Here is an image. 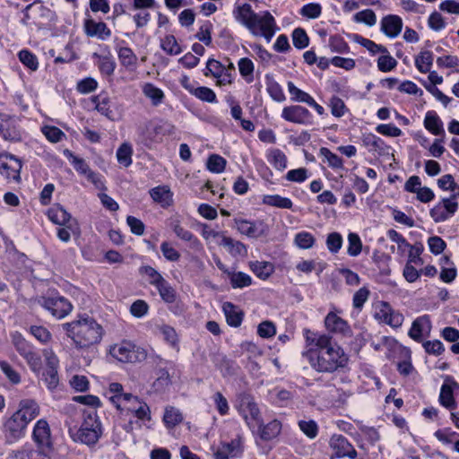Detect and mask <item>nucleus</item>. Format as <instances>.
<instances>
[{
	"label": "nucleus",
	"mask_w": 459,
	"mask_h": 459,
	"mask_svg": "<svg viewBox=\"0 0 459 459\" xmlns=\"http://www.w3.org/2000/svg\"><path fill=\"white\" fill-rule=\"evenodd\" d=\"M238 22L255 37H263L270 42L278 30L274 17L268 12L255 13L249 4L238 6L233 12Z\"/></svg>",
	"instance_id": "nucleus-2"
},
{
	"label": "nucleus",
	"mask_w": 459,
	"mask_h": 459,
	"mask_svg": "<svg viewBox=\"0 0 459 459\" xmlns=\"http://www.w3.org/2000/svg\"><path fill=\"white\" fill-rule=\"evenodd\" d=\"M43 356L46 361V368L42 372L41 381H43L48 390L53 391L59 384L57 373L59 361L52 350H44Z\"/></svg>",
	"instance_id": "nucleus-8"
},
{
	"label": "nucleus",
	"mask_w": 459,
	"mask_h": 459,
	"mask_svg": "<svg viewBox=\"0 0 459 459\" xmlns=\"http://www.w3.org/2000/svg\"><path fill=\"white\" fill-rule=\"evenodd\" d=\"M250 269L260 279H267L273 272V265L269 262L255 261L250 263Z\"/></svg>",
	"instance_id": "nucleus-35"
},
{
	"label": "nucleus",
	"mask_w": 459,
	"mask_h": 459,
	"mask_svg": "<svg viewBox=\"0 0 459 459\" xmlns=\"http://www.w3.org/2000/svg\"><path fill=\"white\" fill-rule=\"evenodd\" d=\"M424 126L434 135H440L444 134L442 121L435 112L429 111L426 114Z\"/></svg>",
	"instance_id": "nucleus-30"
},
{
	"label": "nucleus",
	"mask_w": 459,
	"mask_h": 459,
	"mask_svg": "<svg viewBox=\"0 0 459 459\" xmlns=\"http://www.w3.org/2000/svg\"><path fill=\"white\" fill-rule=\"evenodd\" d=\"M220 245L226 247L232 255H242L247 252L246 246L242 242L227 237L225 234L221 235Z\"/></svg>",
	"instance_id": "nucleus-29"
},
{
	"label": "nucleus",
	"mask_w": 459,
	"mask_h": 459,
	"mask_svg": "<svg viewBox=\"0 0 459 459\" xmlns=\"http://www.w3.org/2000/svg\"><path fill=\"white\" fill-rule=\"evenodd\" d=\"M150 195L153 201L160 204L162 207H169L173 203V193L167 186H159L152 188Z\"/></svg>",
	"instance_id": "nucleus-25"
},
{
	"label": "nucleus",
	"mask_w": 459,
	"mask_h": 459,
	"mask_svg": "<svg viewBox=\"0 0 459 459\" xmlns=\"http://www.w3.org/2000/svg\"><path fill=\"white\" fill-rule=\"evenodd\" d=\"M375 318L392 327H399L403 322V316L394 311L386 302H380L376 306Z\"/></svg>",
	"instance_id": "nucleus-13"
},
{
	"label": "nucleus",
	"mask_w": 459,
	"mask_h": 459,
	"mask_svg": "<svg viewBox=\"0 0 459 459\" xmlns=\"http://www.w3.org/2000/svg\"><path fill=\"white\" fill-rule=\"evenodd\" d=\"M402 29L403 21L398 15L389 14L381 20V30L389 38H396Z\"/></svg>",
	"instance_id": "nucleus-22"
},
{
	"label": "nucleus",
	"mask_w": 459,
	"mask_h": 459,
	"mask_svg": "<svg viewBox=\"0 0 459 459\" xmlns=\"http://www.w3.org/2000/svg\"><path fill=\"white\" fill-rule=\"evenodd\" d=\"M303 335L307 347L303 356L316 372L333 373L348 365L349 356L333 342L331 335L309 329H305Z\"/></svg>",
	"instance_id": "nucleus-1"
},
{
	"label": "nucleus",
	"mask_w": 459,
	"mask_h": 459,
	"mask_svg": "<svg viewBox=\"0 0 459 459\" xmlns=\"http://www.w3.org/2000/svg\"><path fill=\"white\" fill-rule=\"evenodd\" d=\"M191 93L203 101L209 103L216 102V94L208 87H198L191 91Z\"/></svg>",
	"instance_id": "nucleus-52"
},
{
	"label": "nucleus",
	"mask_w": 459,
	"mask_h": 459,
	"mask_svg": "<svg viewBox=\"0 0 459 459\" xmlns=\"http://www.w3.org/2000/svg\"><path fill=\"white\" fill-rule=\"evenodd\" d=\"M325 328L333 333L346 335L350 333V327L347 322L333 312L327 314L325 319Z\"/></svg>",
	"instance_id": "nucleus-23"
},
{
	"label": "nucleus",
	"mask_w": 459,
	"mask_h": 459,
	"mask_svg": "<svg viewBox=\"0 0 459 459\" xmlns=\"http://www.w3.org/2000/svg\"><path fill=\"white\" fill-rule=\"evenodd\" d=\"M172 229L174 233L178 238L184 241L193 242L195 244H199V240L194 236V234L183 228L178 221H176L172 225Z\"/></svg>",
	"instance_id": "nucleus-55"
},
{
	"label": "nucleus",
	"mask_w": 459,
	"mask_h": 459,
	"mask_svg": "<svg viewBox=\"0 0 459 459\" xmlns=\"http://www.w3.org/2000/svg\"><path fill=\"white\" fill-rule=\"evenodd\" d=\"M95 102V108L103 116L113 120V112L110 109L109 99L108 97L97 96L93 99Z\"/></svg>",
	"instance_id": "nucleus-48"
},
{
	"label": "nucleus",
	"mask_w": 459,
	"mask_h": 459,
	"mask_svg": "<svg viewBox=\"0 0 459 459\" xmlns=\"http://www.w3.org/2000/svg\"><path fill=\"white\" fill-rule=\"evenodd\" d=\"M397 61L387 53L380 56L377 59V68L384 73L390 72L395 68Z\"/></svg>",
	"instance_id": "nucleus-57"
},
{
	"label": "nucleus",
	"mask_w": 459,
	"mask_h": 459,
	"mask_svg": "<svg viewBox=\"0 0 459 459\" xmlns=\"http://www.w3.org/2000/svg\"><path fill=\"white\" fill-rule=\"evenodd\" d=\"M0 135L6 141L21 140V134L16 127L15 119L7 114H0Z\"/></svg>",
	"instance_id": "nucleus-19"
},
{
	"label": "nucleus",
	"mask_w": 459,
	"mask_h": 459,
	"mask_svg": "<svg viewBox=\"0 0 459 459\" xmlns=\"http://www.w3.org/2000/svg\"><path fill=\"white\" fill-rule=\"evenodd\" d=\"M62 328L78 349H88L98 344L103 336L102 326L90 316H80L72 322L65 323Z\"/></svg>",
	"instance_id": "nucleus-3"
},
{
	"label": "nucleus",
	"mask_w": 459,
	"mask_h": 459,
	"mask_svg": "<svg viewBox=\"0 0 459 459\" xmlns=\"http://www.w3.org/2000/svg\"><path fill=\"white\" fill-rule=\"evenodd\" d=\"M48 219L55 224L66 226L73 234L79 233V226L77 221L70 215V213L61 205H54L48 212Z\"/></svg>",
	"instance_id": "nucleus-11"
},
{
	"label": "nucleus",
	"mask_w": 459,
	"mask_h": 459,
	"mask_svg": "<svg viewBox=\"0 0 459 459\" xmlns=\"http://www.w3.org/2000/svg\"><path fill=\"white\" fill-rule=\"evenodd\" d=\"M69 434L74 442L87 446L95 445L102 435L100 421L95 412L84 414L81 427L69 429Z\"/></svg>",
	"instance_id": "nucleus-4"
},
{
	"label": "nucleus",
	"mask_w": 459,
	"mask_h": 459,
	"mask_svg": "<svg viewBox=\"0 0 459 459\" xmlns=\"http://www.w3.org/2000/svg\"><path fill=\"white\" fill-rule=\"evenodd\" d=\"M229 276L230 279L231 286L234 289L245 288L251 285L252 283L251 277L248 274L242 272L229 273Z\"/></svg>",
	"instance_id": "nucleus-44"
},
{
	"label": "nucleus",
	"mask_w": 459,
	"mask_h": 459,
	"mask_svg": "<svg viewBox=\"0 0 459 459\" xmlns=\"http://www.w3.org/2000/svg\"><path fill=\"white\" fill-rule=\"evenodd\" d=\"M437 185L440 188L444 190H451L455 192V195L452 197H455L456 195H459V186L455 183L454 178L450 174H446L442 176L437 180Z\"/></svg>",
	"instance_id": "nucleus-62"
},
{
	"label": "nucleus",
	"mask_w": 459,
	"mask_h": 459,
	"mask_svg": "<svg viewBox=\"0 0 459 459\" xmlns=\"http://www.w3.org/2000/svg\"><path fill=\"white\" fill-rule=\"evenodd\" d=\"M12 343L16 351L26 360L28 366L35 374L39 375L41 369V357L20 333H12Z\"/></svg>",
	"instance_id": "nucleus-5"
},
{
	"label": "nucleus",
	"mask_w": 459,
	"mask_h": 459,
	"mask_svg": "<svg viewBox=\"0 0 459 459\" xmlns=\"http://www.w3.org/2000/svg\"><path fill=\"white\" fill-rule=\"evenodd\" d=\"M267 160L278 170H283L287 167V157L279 149H272L267 153Z\"/></svg>",
	"instance_id": "nucleus-36"
},
{
	"label": "nucleus",
	"mask_w": 459,
	"mask_h": 459,
	"mask_svg": "<svg viewBox=\"0 0 459 459\" xmlns=\"http://www.w3.org/2000/svg\"><path fill=\"white\" fill-rule=\"evenodd\" d=\"M223 311L227 319V323L234 327L240 325L242 322V314L231 303H225L223 305Z\"/></svg>",
	"instance_id": "nucleus-34"
},
{
	"label": "nucleus",
	"mask_w": 459,
	"mask_h": 459,
	"mask_svg": "<svg viewBox=\"0 0 459 459\" xmlns=\"http://www.w3.org/2000/svg\"><path fill=\"white\" fill-rule=\"evenodd\" d=\"M133 148L129 143H123L117 149L116 156L119 164L128 168L133 160Z\"/></svg>",
	"instance_id": "nucleus-38"
},
{
	"label": "nucleus",
	"mask_w": 459,
	"mask_h": 459,
	"mask_svg": "<svg viewBox=\"0 0 459 459\" xmlns=\"http://www.w3.org/2000/svg\"><path fill=\"white\" fill-rule=\"evenodd\" d=\"M41 131L51 143H58L65 137V134L56 126H45Z\"/></svg>",
	"instance_id": "nucleus-58"
},
{
	"label": "nucleus",
	"mask_w": 459,
	"mask_h": 459,
	"mask_svg": "<svg viewBox=\"0 0 459 459\" xmlns=\"http://www.w3.org/2000/svg\"><path fill=\"white\" fill-rule=\"evenodd\" d=\"M238 411L250 428L261 427L260 411L250 396L243 395L241 397Z\"/></svg>",
	"instance_id": "nucleus-9"
},
{
	"label": "nucleus",
	"mask_w": 459,
	"mask_h": 459,
	"mask_svg": "<svg viewBox=\"0 0 459 459\" xmlns=\"http://www.w3.org/2000/svg\"><path fill=\"white\" fill-rule=\"evenodd\" d=\"M354 20L357 22H362L368 26H373L377 22L376 14L370 9L363 10V11L357 13L354 15Z\"/></svg>",
	"instance_id": "nucleus-63"
},
{
	"label": "nucleus",
	"mask_w": 459,
	"mask_h": 459,
	"mask_svg": "<svg viewBox=\"0 0 459 459\" xmlns=\"http://www.w3.org/2000/svg\"><path fill=\"white\" fill-rule=\"evenodd\" d=\"M20 61L28 68L32 71H36L39 67V62L37 56L30 51L23 49L18 54Z\"/></svg>",
	"instance_id": "nucleus-51"
},
{
	"label": "nucleus",
	"mask_w": 459,
	"mask_h": 459,
	"mask_svg": "<svg viewBox=\"0 0 459 459\" xmlns=\"http://www.w3.org/2000/svg\"><path fill=\"white\" fill-rule=\"evenodd\" d=\"M387 236L393 242L397 244V249L401 255H403L406 250L411 247V245L407 242L404 237L396 230H389Z\"/></svg>",
	"instance_id": "nucleus-53"
},
{
	"label": "nucleus",
	"mask_w": 459,
	"mask_h": 459,
	"mask_svg": "<svg viewBox=\"0 0 459 459\" xmlns=\"http://www.w3.org/2000/svg\"><path fill=\"white\" fill-rule=\"evenodd\" d=\"M238 70L248 82L253 80L254 64L249 58L244 57L238 61Z\"/></svg>",
	"instance_id": "nucleus-61"
},
{
	"label": "nucleus",
	"mask_w": 459,
	"mask_h": 459,
	"mask_svg": "<svg viewBox=\"0 0 459 459\" xmlns=\"http://www.w3.org/2000/svg\"><path fill=\"white\" fill-rule=\"evenodd\" d=\"M28 423L16 411L4 423V432L7 439L13 442L21 438Z\"/></svg>",
	"instance_id": "nucleus-16"
},
{
	"label": "nucleus",
	"mask_w": 459,
	"mask_h": 459,
	"mask_svg": "<svg viewBox=\"0 0 459 459\" xmlns=\"http://www.w3.org/2000/svg\"><path fill=\"white\" fill-rule=\"evenodd\" d=\"M266 90L271 98L277 102H283L285 100V95L281 85L275 82L273 78L267 76Z\"/></svg>",
	"instance_id": "nucleus-40"
},
{
	"label": "nucleus",
	"mask_w": 459,
	"mask_h": 459,
	"mask_svg": "<svg viewBox=\"0 0 459 459\" xmlns=\"http://www.w3.org/2000/svg\"><path fill=\"white\" fill-rule=\"evenodd\" d=\"M183 420L182 413L175 407H167L163 415V421L168 429H173Z\"/></svg>",
	"instance_id": "nucleus-37"
},
{
	"label": "nucleus",
	"mask_w": 459,
	"mask_h": 459,
	"mask_svg": "<svg viewBox=\"0 0 459 459\" xmlns=\"http://www.w3.org/2000/svg\"><path fill=\"white\" fill-rule=\"evenodd\" d=\"M95 56L99 58L98 66L100 72L108 76L112 75L117 65L114 58L110 55L99 56L95 54Z\"/></svg>",
	"instance_id": "nucleus-41"
},
{
	"label": "nucleus",
	"mask_w": 459,
	"mask_h": 459,
	"mask_svg": "<svg viewBox=\"0 0 459 459\" xmlns=\"http://www.w3.org/2000/svg\"><path fill=\"white\" fill-rule=\"evenodd\" d=\"M110 354L124 363H134L145 359L147 353L144 349L135 346L130 342L117 343L110 349Z\"/></svg>",
	"instance_id": "nucleus-6"
},
{
	"label": "nucleus",
	"mask_w": 459,
	"mask_h": 459,
	"mask_svg": "<svg viewBox=\"0 0 459 459\" xmlns=\"http://www.w3.org/2000/svg\"><path fill=\"white\" fill-rule=\"evenodd\" d=\"M33 439L39 446L49 448L50 429L46 420H38L33 429Z\"/></svg>",
	"instance_id": "nucleus-24"
},
{
	"label": "nucleus",
	"mask_w": 459,
	"mask_h": 459,
	"mask_svg": "<svg viewBox=\"0 0 459 459\" xmlns=\"http://www.w3.org/2000/svg\"><path fill=\"white\" fill-rule=\"evenodd\" d=\"M155 288L165 302L173 303L176 300V291L166 280L159 283Z\"/></svg>",
	"instance_id": "nucleus-45"
},
{
	"label": "nucleus",
	"mask_w": 459,
	"mask_h": 459,
	"mask_svg": "<svg viewBox=\"0 0 459 459\" xmlns=\"http://www.w3.org/2000/svg\"><path fill=\"white\" fill-rule=\"evenodd\" d=\"M16 412L29 423L39 415V406L33 400H24L21 402L20 408Z\"/></svg>",
	"instance_id": "nucleus-26"
},
{
	"label": "nucleus",
	"mask_w": 459,
	"mask_h": 459,
	"mask_svg": "<svg viewBox=\"0 0 459 459\" xmlns=\"http://www.w3.org/2000/svg\"><path fill=\"white\" fill-rule=\"evenodd\" d=\"M432 325L427 315L417 317L411 324L408 335L415 342H421L424 337L430 335Z\"/></svg>",
	"instance_id": "nucleus-17"
},
{
	"label": "nucleus",
	"mask_w": 459,
	"mask_h": 459,
	"mask_svg": "<svg viewBox=\"0 0 459 459\" xmlns=\"http://www.w3.org/2000/svg\"><path fill=\"white\" fill-rule=\"evenodd\" d=\"M281 117L291 123L306 125L310 123L312 116L306 108L294 105L283 108Z\"/></svg>",
	"instance_id": "nucleus-18"
},
{
	"label": "nucleus",
	"mask_w": 459,
	"mask_h": 459,
	"mask_svg": "<svg viewBox=\"0 0 459 459\" xmlns=\"http://www.w3.org/2000/svg\"><path fill=\"white\" fill-rule=\"evenodd\" d=\"M329 107L331 108L332 115L335 117H342L348 111L343 100L337 96H333L330 99Z\"/></svg>",
	"instance_id": "nucleus-49"
},
{
	"label": "nucleus",
	"mask_w": 459,
	"mask_h": 459,
	"mask_svg": "<svg viewBox=\"0 0 459 459\" xmlns=\"http://www.w3.org/2000/svg\"><path fill=\"white\" fill-rule=\"evenodd\" d=\"M330 447L334 451L331 459L349 457L355 459L357 452L353 446L342 435H333L329 441Z\"/></svg>",
	"instance_id": "nucleus-12"
},
{
	"label": "nucleus",
	"mask_w": 459,
	"mask_h": 459,
	"mask_svg": "<svg viewBox=\"0 0 459 459\" xmlns=\"http://www.w3.org/2000/svg\"><path fill=\"white\" fill-rule=\"evenodd\" d=\"M292 41L295 48L302 49L307 47L309 39L305 30L297 28L292 32Z\"/></svg>",
	"instance_id": "nucleus-56"
},
{
	"label": "nucleus",
	"mask_w": 459,
	"mask_h": 459,
	"mask_svg": "<svg viewBox=\"0 0 459 459\" xmlns=\"http://www.w3.org/2000/svg\"><path fill=\"white\" fill-rule=\"evenodd\" d=\"M160 48L169 56H177L182 48L173 35H166L160 39Z\"/></svg>",
	"instance_id": "nucleus-31"
},
{
	"label": "nucleus",
	"mask_w": 459,
	"mask_h": 459,
	"mask_svg": "<svg viewBox=\"0 0 459 459\" xmlns=\"http://www.w3.org/2000/svg\"><path fill=\"white\" fill-rule=\"evenodd\" d=\"M30 333L41 343H48L52 337L50 332L46 327L40 325L30 326Z\"/></svg>",
	"instance_id": "nucleus-60"
},
{
	"label": "nucleus",
	"mask_w": 459,
	"mask_h": 459,
	"mask_svg": "<svg viewBox=\"0 0 459 459\" xmlns=\"http://www.w3.org/2000/svg\"><path fill=\"white\" fill-rule=\"evenodd\" d=\"M362 250V242L357 233L351 232L348 235L347 253L350 256H358Z\"/></svg>",
	"instance_id": "nucleus-43"
},
{
	"label": "nucleus",
	"mask_w": 459,
	"mask_h": 459,
	"mask_svg": "<svg viewBox=\"0 0 459 459\" xmlns=\"http://www.w3.org/2000/svg\"><path fill=\"white\" fill-rule=\"evenodd\" d=\"M362 143L369 152L374 154L384 156L390 153V146L374 134H364L362 135Z\"/></svg>",
	"instance_id": "nucleus-20"
},
{
	"label": "nucleus",
	"mask_w": 459,
	"mask_h": 459,
	"mask_svg": "<svg viewBox=\"0 0 459 459\" xmlns=\"http://www.w3.org/2000/svg\"><path fill=\"white\" fill-rule=\"evenodd\" d=\"M119 62L127 71H134L137 66V56L127 47H121L117 49Z\"/></svg>",
	"instance_id": "nucleus-27"
},
{
	"label": "nucleus",
	"mask_w": 459,
	"mask_h": 459,
	"mask_svg": "<svg viewBox=\"0 0 459 459\" xmlns=\"http://www.w3.org/2000/svg\"><path fill=\"white\" fill-rule=\"evenodd\" d=\"M433 63V54L430 51H422L415 57V65L420 73L430 71Z\"/></svg>",
	"instance_id": "nucleus-39"
},
{
	"label": "nucleus",
	"mask_w": 459,
	"mask_h": 459,
	"mask_svg": "<svg viewBox=\"0 0 459 459\" xmlns=\"http://www.w3.org/2000/svg\"><path fill=\"white\" fill-rule=\"evenodd\" d=\"M342 245V238L340 233L333 232L327 236L326 246L330 252L337 253Z\"/></svg>",
	"instance_id": "nucleus-64"
},
{
	"label": "nucleus",
	"mask_w": 459,
	"mask_h": 459,
	"mask_svg": "<svg viewBox=\"0 0 459 459\" xmlns=\"http://www.w3.org/2000/svg\"><path fill=\"white\" fill-rule=\"evenodd\" d=\"M458 204L454 197L444 198L441 203L435 205L429 212L431 218L435 222H442L455 214Z\"/></svg>",
	"instance_id": "nucleus-15"
},
{
	"label": "nucleus",
	"mask_w": 459,
	"mask_h": 459,
	"mask_svg": "<svg viewBox=\"0 0 459 459\" xmlns=\"http://www.w3.org/2000/svg\"><path fill=\"white\" fill-rule=\"evenodd\" d=\"M138 406H128L126 407V404H124V407L129 411H134V415L139 420H150L151 419V411L149 406L145 403H142L139 401L137 403Z\"/></svg>",
	"instance_id": "nucleus-59"
},
{
	"label": "nucleus",
	"mask_w": 459,
	"mask_h": 459,
	"mask_svg": "<svg viewBox=\"0 0 459 459\" xmlns=\"http://www.w3.org/2000/svg\"><path fill=\"white\" fill-rule=\"evenodd\" d=\"M21 161L13 155L4 153L0 155V173L7 179L19 181Z\"/></svg>",
	"instance_id": "nucleus-14"
},
{
	"label": "nucleus",
	"mask_w": 459,
	"mask_h": 459,
	"mask_svg": "<svg viewBox=\"0 0 459 459\" xmlns=\"http://www.w3.org/2000/svg\"><path fill=\"white\" fill-rule=\"evenodd\" d=\"M142 91L143 95L151 100L152 105L154 107L160 105L165 99L163 91L151 82L144 83L142 86Z\"/></svg>",
	"instance_id": "nucleus-28"
},
{
	"label": "nucleus",
	"mask_w": 459,
	"mask_h": 459,
	"mask_svg": "<svg viewBox=\"0 0 459 459\" xmlns=\"http://www.w3.org/2000/svg\"><path fill=\"white\" fill-rule=\"evenodd\" d=\"M226 163L224 158L217 154H212L208 159L207 168L212 172L221 173L225 169Z\"/></svg>",
	"instance_id": "nucleus-54"
},
{
	"label": "nucleus",
	"mask_w": 459,
	"mask_h": 459,
	"mask_svg": "<svg viewBox=\"0 0 459 459\" xmlns=\"http://www.w3.org/2000/svg\"><path fill=\"white\" fill-rule=\"evenodd\" d=\"M263 204L281 209H290L293 204L290 198L282 197L279 195H264Z\"/></svg>",
	"instance_id": "nucleus-33"
},
{
	"label": "nucleus",
	"mask_w": 459,
	"mask_h": 459,
	"mask_svg": "<svg viewBox=\"0 0 459 459\" xmlns=\"http://www.w3.org/2000/svg\"><path fill=\"white\" fill-rule=\"evenodd\" d=\"M287 87L293 101L307 104L312 98L308 93L296 87L292 82H289Z\"/></svg>",
	"instance_id": "nucleus-46"
},
{
	"label": "nucleus",
	"mask_w": 459,
	"mask_h": 459,
	"mask_svg": "<svg viewBox=\"0 0 459 459\" xmlns=\"http://www.w3.org/2000/svg\"><path fill=\"white\" fill-rule=\"evenodd\" d=\"M85 33L90 37H96L99 39L105 40L111 35V30L103 22H95L92 19H87L84 22Z\"/></svg>",
	"instance_id": "nucleus-21"
},
{
	"label": "nucleus",
	"mask_w": 459,
	"mask_h": 459,
	"mask_svg": "<svg viewBox=\"0 0 459 459\" xmlns=\"http://www.w3.org/2000/svg\"><path fill=\"white\" fill-rule=\"evenodd\" d=\"M64 153L78 173L85 176L91 170L89 165L83 159L75 156L69 150H65Z\"/></svg>",
	"instance_id": "nucleus-42"
},
{
	"label": "nucleus",
	"mask_w": 459,
	"mask_h": 459,
	"mask_svg": "<svg viewBox=\"0 0 459 459\" xmlns=\"http://www.w3.org/2000/svg\"><path fill=\"white\" fill-rule=\"evenodd\" d=\"M294 242L299 248L308 249L314 246L316 239L311 233L301 231L296 234Z\"/></svg>",
	"instance_id": "nucleus-47"
},
{
	"label": "nucleus",
	"mask_w": 459,
	"mask_h": 459,
	"mask_svg": "<svg viewBox=\"0 0 459 459\" xmlns=\"http://www.w3.org/2000/svg\"><path fill=\"white\" fill-rule=\"evenodd\" d=\"M260 429V437L264 440H271L276 437L281 429V424L279 420H273L268 424L258 427Z\"/></svg>",
	"instance_id": "nucleus-32"
},
{
	"label": "nucleus",
	"mask_w": 459,
	"mask_h": 459,
	"mask_svg": "<svg viewBox=\"0 0 459 459\" xmlns=\"http://www.w3.org/2000/svg\"><path fill=\"white\" fill-rule=\"evenodd\" d=\"M39 303L57 319L65 317L73 309V306L70 301L57 294L41 297L39 299Z\"/></svg>",
	"instance_id": "nucleus-7"
},
{
	"label": "nucleus",
	"mask_w": 459,
	"mask_h": 459,
	"mask_svg": "<svg viewBox=\"0 0 459 459\" xmlns=\"http://www.w3.org/2000/svg\"><path fill=\"white\" fill-rule=\"evenodd\" d=\"M298 425L299 429L310 439H314L318 434L317 423L313 420H301Z\"/></svg>",
	"instance_id": "nucleus-50"
},
{
	"label": "nucleus",
	"mask_w": 459,
	"mask_h": 459,
	"mask_svg": "<svg viewBox=\"0 0 459 459\" xmlns=\"http://www.w3.org/2000/svg\"><path fill=\"white\" fill-rule=\"evenodd\" d=\"M234 223L237 230L248 238H256L266 235L268 227L263 221H251L241 218H235Z\"/></svg>",
	"instance_id": "nucleus-10"
}]
</instances>
